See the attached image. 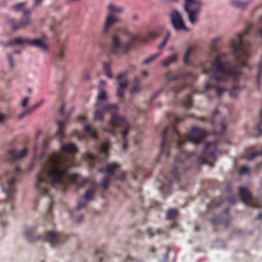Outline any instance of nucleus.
Masks as SVG:
<instances>
[{"mask_svg":"<svg viewBox=\"0 0 262 262\" xmlns=\"http://www.w3.org/2000/svg\"><path fill=\"white\" fill-rule=\"evenodd\" d=\"M252 15H260L258 21L247 24L245 31L241 34H237L230 43L231 51L236 63L233 64L230 61H222L227 54L221 53L213 59L209 68L203 69L204 74L210 75L205 85V91L213 89L216 96L220 97L227 89L225 86L220 85L219 83L226 81L229 78L234 82L229 91L230 97H236L238 92L243 88L238 83L242 74L239 65L243 67H247V61L252 53L251 45L246 40V37L250 35L262 37V4L254 9Z\"/></svg>","mask_w":262,"mask_h":262,"instance_id":"1","label":"nucleus"},{"mask_svg":"<svg viewBox=\"0 0 262 262\" xmlns=\"http://www.w3.org/2000/svg\"><path fill=\"white\" fill-rule=\"evenodd\" d=\"M185 117L175 116L174 123L170 128L165 127L161 136V144L160 147V155H165L166 158L170 156V148L174 146L179 150V154L176 158L174 167L169 172L165 173L161 171L159 176V180L163 179L162 185L159 189L165 193H169L171 190V185L176 182L179 183V171L180 169L187 170L190 167H186L187 163L203 165L209 164L213 166L211 163H208V160L215 161L216 145L213 143H207L203 149L202 153L198 155L195 152H188L182 149L183 145L187 141H190L194 145L201 143L206 136L205 129L193 127L190 132L182 136L177 129V124L184 120Z\"/></svg>","mask_w":262,"mask_h":262,"instance_id":"2","label":"nucleus"},{"mask_svg":"<svg viewBox=\"0 0 262 262\" xmlns=\"http://www.w3.org/2000/svg\"><path fill=\"white\" fill-rule=\"evenodd\" d=\"M74 157L69 160L57 151L50 154L44 165L36 176V188L40 194L49 195L51 199V192L54 189L51 188L55 184L63 185L65 181L69 179L72 183L79 187L83 186L88 180L81 177L77 173L70 174L69 169L73 166ZM54 202L51 199L46 219L51 221L53 217L52 209Z\"/></svg>","mask_w":262,"mask_h":262,"instance_id":"3","label":"nucleus"},{"mask_svg":"<svg viewBox=\"0 0 262 262\" xmlns=\"http://www.w3.org/2000/svg\"><path fill=\"white\" fill-rule=\"evenodd\" d=\"M117 31L121 35L126 37L127 40L122 41L117 34L112 35L111 50L113 53L117 55L126 53L129 49L134 47L136 43H147L158 37L160 34L157 30L149 32L144 36L134 34L125 28H119Z\"/></svg>","mask_w":262,"mask_h":262,"instance_id":"4","label":"nucleus"},{"mask_svg":"<svg viewBox=\"0 0 262 262\" xmlns=\"http://www.w3.org/2000/svg\"><path fill=\"white\" fill-rule=\"evenodd\" d=\"M21 173V169L16 166L0 177L2 189L7 195V200L5 201V203H1L0 206L4 205L5 209L7 208L10 210L13 209L12 203L14 199V194L16 191L14 183Z\"/></svg>","mask_w":262,"mask_h":262,"instance_id":"5","label":"nucleus"},{"mask_svg":"<svg viewBox=\"0 0 262 262\" xmlns=\"http://www.w3.org/2000/svg\"><path fill=\"white\" fill-rule=\"evenodd\" d=\"M130 128V124L124 117L113 113L108 124L103 128V130L114 136L119 133L123 142L122 148L125 150L128 147L126 138Z\"/></svg>","mask_w":262,"mask_h":262,"instance_id":"6","label":"nucleus"},{"mask_svg":"<svg viewBox=\"0 0 262 262\" xmlns=\"http://www.w3.org/2000/svg\"><path fill=\"white\" fill-rule=\"evenodd\" d=\"M34 233V228H29L25 231V236L29 242H33L37 240L41 239L49 242L53 247L63 242L67 239L66 235L53 231H49L45 235L38 236L36 238L33 236Z\"/></svg>","mask_w":262,"mask_h":262,"instance_id":"7","label":"nucleus"},{"mask_svg":"<svg viewBox=\"0 0 262 262\" xmlns=\"http://www.w3.org/2000/svg\"><path fill=\"white\" fill-rule=\"evenodd\" d=\"M165 77L168 81H174L178 79H181L182 80L183 82L182 84L178 85L172 89V91L174 94L179 93L187 87L191 88V85L186 83L185 80L186 79H189L192 81H194L197 78V76L196 75L189 72H180L176 74H173L171 71H168L165 74Z\"/></svg>","mask_w":262,"mask_h":262,"instance_id":"8","label":"nucleus"},{"mask_svg":"<svg viewBox=\"0 0 262 262\" xmlns=\"http://www.w3.org/2000/svg\"><path fill=\"white\" fill-rule=\"evenodd\" d=\"M48 37L46 35H43L39 38L30 39L28 38H23L21 37H16L15 39L10 40L6 44V46H9L14 45H27L30 46L38 48L43 51L48 50V45L47 44Z\"/></svg>","mask_w":262,"mask_h":262,"instance_id":"9","label":"nucleus"},{"mask_svg":"<svg viewBox=\"0 0 262 262\" xmlns=\"http://www.w3.org/2000/svg\"><path fill=\"white\" fill-rule=\"evenodd\" d=\"M22 12L23 15L20 21H18L14 19L8 20V24L12 30L16 31L24 28L31 24V11L29 9L23 10Z\"/></svg>","mask_w":262,"mask_h":262,"instance_id":"10","label":"nucleus"},{"mask_svg":"<svg viewBox=\"0 0 262 262\" xmlns=\"http://www.w3.org/2000/svg\"><path fill=\"white\" fill-rule=\"evenodd\" d=\"M239 194L242 202L245 204L254 208H259L261 207L259 201L257 200L255 201L253 200L250 193L245 187H242L239 188Z\"/></svg>","mask_w":262,"mask_h":262,"instance_id":"11","label":"nucleus"},{"mask_svg":"<svg viewBox=\"0 0 262 262\" xmlns=\"http://www.w3.org/2000/svg\"><path fill=\"white\" fill-rule=\"evenodd\" d=\"M120 167V164L117 163H111L107 164L106 167H100L98 169L99 172H107L110 176L113 177L116 180L124 181L126 178V174L124 172H121L120 174L116 176L115 174V170Z\"/></svg>","mask_w":262,"mask_h":262,"instance_id":"12","label":"nucleus"},{"mask_svg":"<svg viewBox=\"0 0 262 262\" xmlns=\"http://www.w3.org/2000/svg\"><path fill=\"white\" fill-rule=\"evenodd\" d=\"M98 109L94 113L93 119L95 121H102L104 119V113L105 112H116L118 110L117 106L115 104H105L100 107L97 106Z\"/></svg>","mask_w":262,"mask_h":262,"instance_id":"13","label":"nucleus"},{"mask_svg":"<svg viewBox=\"0 0 262 262\" xmlns=\"http://www.w3.org/2000/svg\"><path fill=\"white\" fill-rule=\"evenodd\" d=\"M170 17L172 26L176 30H187L182 16L178 11L172 10L170 13Z\"/></svg>","mask_w":262,"mask_h":262,"instance_id":"14","label":"nucleus"},{"mask_svg":"<svg viewBox=\"0 0 262 262\" xmlns=\"http://www.w3.org/2000/svg\"><path fill=\"white\" fill-rule=\"evenodd\" d=\"M27 154V148H24L19 151L17 150L15 148H12L9 150L5 160L10 163L14 162L25 157Z\"/></svg>","mask_w":262,"mask_h":262,"instance_id":"15","label":"nucleus"},{"mask_svg":"<svg viewBox=\"0 0 262 262\" xmlns=\"http://www.w3.org/2000/svg\"><path fill=\"white\" fill-rule=\"evenodd\" d=\"M120 21V19L117 16L108 14L105 19L104 26L101 31L102 35L108 34L112 26Z\"/></svg>","mask_w":262,"mask_h":262,"instance_id":"16","label":"nucleus"},{"mask_svg":"<svg viewBox=\"0 0 262 262\" xmlns=\"http://www.w3.org/2000/svg\"><path fill=\"white\" fill-rule=\"evenodd\" d=\"M128 72L124 71L120 73L117 77V82L119 86L117 89V94L119 98H122L124 96V91L127 86L126 78Z\"/></svg>","mask_w":262,"mask_h":262,"instance_id":"17","label":"nucleus"},{"mask_svg":"<svg viewBox=\"0 0 262 262\" xmlns=\"http://www.w3.org/2000/svg\"><path fill=\"white\" fill-rule=\"evenodd\" d=\"M229 212V208H227L222 215H226L227 216V219L223 220L222 217H213L210 219L209 221L213 224H222L225 227H227L230 223V220L228 216Z\"/></svg>","mask_w":262,"mask_h":262,"instance_id":"18","label":"nucleus"},{"mask_svg":"<svg viewBox=\"0 0 262 262\" xmlns=\"http://www.w3.org/2000/svg\"><path fill=\"white\" fill-rule=\"evenodd\" d=\"M185 11L188 13V19L192 24H194L197 21L196 16L199 14L200 9V4H197L196 7L192 9L190 8H185Z\"/></svg>","mask_w":262,"mask_h":262,"instance_id":"19","label":"nucleus"},{"mask_svg":"<svg viewBox=\"0 0 262 262\" xmlns=\"http://www.w3.org/2000/svg\"><path fill=\"white\" fill-rule=\"evenodd\" d=\"M111 146L110 142L108 140H106L103 142L100 147H97V151L98 155H103V161H105L108 156V150Z\"/></svg>","mask_w":262,"mask_h":262,"instance_id":"20","label":"nucleus"},{"mask_svg":"<svg viewBox=\"0 0 262 262\" xmlns=\"http://www.w3.org/2000/svg\"><path fill=\"white\" fill-rule=\"evenodd\" d=\"M61 150L63 152L70 155H75L78 152V149L73 143L62 144L61 146Z\"/></svg>","mask_w":262,"mask_h":262,"instance_id":"21","label":"nucleus"},{"mask_svg":"<svg viewBox=\"0 0 262 262\" xmlns=\"http://www.w3.org/2000/svg\"><path fill=\"white\" fill-rule=\"evenodd\" d=\"M66 122V121H57L58 130L56 133V137L59 139L60 142H62V140L64 138V130Z\"/></svg>","mask_w":262,"mask_h":262,"instance_id":"22","label":"nucleus"},{"mask_svg":"<svg viewBox=\"0 0 262 262\" xmlns=\"http://www.w3.org/2000/svg\"><path fill=\"white\" fill-rule=\"evenodd\" d=\"M196 50V46H190L187 49L184 56V63L186 65H192V63L189 60V56L191 53L195 52Z\"/></svg>","mask_w":262,"mask_h":262,"instance_id":"23","label":"nucleus"},{"mask_svg":"<svg viewBox=\"0 0 262 262\" xmlns=\"http://www.w3.org/2000/svg\"><path fill=\"white\" fill-rule=\"evenodd\" d=\"M107 10L108 14L115 15L120 14L123 12L124 9L121 6H118L112 4H110L107 6Z\"/></svg>","mask_w":262,"mask_h":262,"instance_id":"24","label":"nucleus"},{"mask_svg":"<svg viewBox=\"0 0 262 262\" xmlns=\"http://www.w3.org/2000/svg\"><path fill=\"white\" fill-rule=\"evenodd\" d=\"M253 148L250 147L246 150L244 155V157L247 160H251L254 158L255 157L262 155V150L259 151H253Z\"/></svg>","mask_w":262,"mask_h":262,"instance_id":"25","label":"nucleus"},{"mask_svg":"<svg viewBox=\"0 0 262 262\" xmlns=\"http://www.w3.org/2000/svg\"><path fill=\"white\" fill-rule=\"evenodd\" d=\"M98 186L97 184H95L93 185L89 189L86 191L84 195V198L85 200L90 201L93 199Z\"/></svg>","mask_w":262,"mask_h":262,"instance_id":"26","label":"nucleus"},{"mask_svg":"<svg viewBox=\"0 0 262 262\" xmlns=\"http://www.w3.org/2000/svg\"><path fill=\"white\" fill-rule=\"evenodd\" d=\"M107 98V95L106 92L102 89H100L99 91L97 100L96 102V106L101 107L104 105L103 104V102L105 101Z\"/></svg>","mask_w":262,"mask_h":262,"instance_id":"27","label":"nucleus"},{"mask_svg":"<svg viewBox=\"0 0 262 262\" xmlns=\"http://www.w3.org/2000/svg\"><path fill=\"white\" fill-rule=\"evenodd\" d=\"M58 51L56 54V58L58 59H62L64 57L66 47L64 44L60 43L59 39L57 38Z\"/></svg>","mask_w":262,"mask_h":262,"instance_id":"28","label":"nucleus"},{"mask_svg":"<svg viewBox=\"0 0 262 262\" xmlns=\"http://www.w3.org/2000/svg\"><path fill=\"white\" fill-rule=\"evenodd\" d=\"M84 131L89 134L91 137L94 140H98V136L96 130L93 128L89 124H85L84 126Z\"/></svg>","mask_w":262,"mask_h":262,"instance_id":"29","label":"nucleus"},{"mask_svg":"<svg viewBox=\"0 0 262 262\" xmlns=\"http://www.w3.org/2000/svg\"><path fill=\"white\" fill-rule=\"evenodd\" d=\"M178 57L176 54L171 55L161 61V63L163 67H167L170 64L176 62L177 60Z\"/></svg>","mask_w":262,"mask_h":262,"instance_id":"30","label":"nucleus"},{"mask_svg":"<svg viewBox=\"0 0 262 262\" xmlns=\"http://www.w3.org/2000/svg\"><path fill=\"white\" fill-rule=\"evenodd\" d=\"M230 3L234 7L241 9H244L249 4L250 2L242 1L240 0H233L231 1Z\"/></svg>","mask_w":262,"mask_h":262,"instance_id":"31","label":"nucleus"},{"mask_svg":"<svg viewBox=\"0 0 262 262\" xmlns=\"http://www.w3.org/2000/svg\"><path fill=\"white\" fill-rule=\"evenodd\" d=\"M42 103V101L36 103L34 106H33L32 107L24 111L23 113H21L20 114H19L17 116V118L19 120H20L23 119L25 116L30 114L31 112H32L34 110L38 107Z\"/></svg>","mask_w":262,"mask_h":262,"instance_id":"32","label":"nucleus"},{"mask_svg":"<svg viewBox=\"0 0 262 262\" xmlns=\"http://www.w3.org/2000/svg\"><path fill=\"white\" fill-rule=\"evenodd\" d=\"M181 104L185 108L188 109L190 108L192 105L191 94H188L181 102Z\"/></svg>","mask_w":262,"mask_h":262,"instance_id":"33","label":"nucleus"},{"mask_svg":"<svg viewBox=\"0 0 262 262\" xmlns=\"http://www.w3.org/2000/svg\"><path fill=\"white\" fill-rule=\"evenodd\" d=\"M84 157L87 160L90 161V165L92 167L95 165V161L98 158V155H94L90 152H86Z\"/></svg>","mask_w":262,"mask_h":262,"instance_id":"34","label":"nucleus"},{"mask_svg":"<svg viewBox=\"0 0 262 262\" xmlns=\"http://www.w3.org/2000/svg\"><path fill=\"white\" fill-rule=\"evenodd\" d=\"M111 62H104L103 63V70L105 72V75L109 78H112L113 77L112 72L111 71Z\"/></svg>","mask_w":262,"mask_h":262,"instance_id":"35","label":"nucleus"},{"mask_svg":"<svg viewBox=\"0 0 262 262\" xmlns=\"http://www.w3.org/2000/svg\"><path fill=\"white\" fill-rule=\"evenodd\" d=\"M178 211L175 209H169L166 214V217L167 220H174L178 215Z\"/></svg>","mask_w":262,"mask_h":262,"instance_id":"36","label":"nucleus"},{"mask_svg":"<svg viewBox=\"0 0 262 262\" xmlns=\"http://www.w3.org/2000/svg\"><path fill=\"white\" fill-rule=\"evenodd\" d=\"M110 181V176H106L102 179L101 182L99 185L102 187L104 190H106L108 187Z\"/></svg>","mask_w":262,"mask_h":262,"instance_id":"37","label":"nucleus"},{"mask_svg":"<svg viewBox=\"0 0 262 262\" xmlns=\"http://www.w3.org/2000/svg\"><path fill=\"white\" fill-rule=\"evenodd\" d=\"M142 173V176H144L143 173V168L141 166H137L135 168V171L133 173V179L135 180H137L138 175L140 173Z\"/></svg>","mask_w":262,"mask_h":262,"instance_id":"38","label":"nucleus"},{"mask_svg":"<svg viewBox=\"0 0 262 262\" xmlns=\"http://www.w3.org/2000/svg\"><path fill=\"white\" fill-rule=\"evenodd\" d=\"M262 124V110L260 111L259 123L255 127L254 129L257 131L256 136L262 135L261 125Z\"/></svg>","mask_w":262,"mask_h":262,"instance_id":"39","label":"nucleus"},{"mask_svg":"<svg viewBox=\"0 0 262 262\" xmlns=\"http://www.w3.org/2000/svg\"><path fill=\"white\" fill-rule=\"evenodd\" d=\"M140 89L139 87V81L137 78H135L134 85L133 88L130 90V93L133 94L135 93L139 92Z\"/></svg>","mask_w":262,"mask_h":262,"instance_id":"40","label":"nucleus"},{"mask_svg":"<svg viewBox=\"0 0 262 262\" xmlns=\"http://www.w3.org/2000/svg\"><path fill=\"white\" fill-rule=\"evenodd\" d=\"M220 37H216L212 40L210 43V48L213 52L217 51L216 43L220 40Z\"/></svg>","mask_w":262,"mask_h":262,"instance_id":"41","label":"nucleus"},{"mask_svg":"<svg viewBox=\"0 0 262 262\" xmlns=\"http://www.w3.org/2000/svg\"><path fill=\"white\" fill-rule=\"evenodd\" d=\"M26 3H18L16 5H15L12 7V8L15 11H19L23 10V8L26 6Z\"/></svg>","mask_w":262,"mask_h":262,"instance_id":"42","label":"nucleus"},{"mask_svg":"<svg viewBox=\"0 0 262 262\" xmlns=\"http://www.w3.org/2000/svg\"><path fill=\"white\" fill-rule=\"evenodd\" d=\"M160 55V54H156L151 55V56L145 59L143 62L144 64H148L155 59L157 57H158Z\"/></svg>","mask_w":262,"mask_h":262,"instance_id":"43","label":"nucleus"},{"mask_svg":"<svg viewBox=\"0 0 262 262\" xmlns=\"http://www.w3.org/2000/svg\"><path fill=\"white\" fill-rule=\"evenodd\" d=\"M185 5L184 6V8L186 7H187V8H190L193 5L197 6V4H200V3H196L194 0H185Z\"/></svg>","mask_w":262,"mask_h":262,"instance_id":"44","label":"nucleus"},{"mask_svg":"<svg viewBox=\"0 0 262 262\" xmlns=\"http://www.w3.org/2000/svg\"><path fill=\"white\" fill-rule=\"evenodd\" d=\"M249 168L246 166H243L239 169L238 173L240 175H243L244 174H249Z\"/></svg>","mask_w":262,"mask_h":262,"instance_id":"45","label":"nucleus"},{"mask_svg":"<svg viewBox=\"0 0 262 262\" xmlns=\"http://www.w3.org/2000/svg\"><path fill=\"white\" fill-rule=\"evenodd\" d=\"M170 37V33L169 32H167L163 41H162V42L159 45V49H162L163 47H164L165 46V45H166L167 40H168L169 38Z\"/></svg>","mask_w":262,"mask_h":262,"instance_id":"46","label":"nucleus"},{"mask_svg":"<svg viewBox=\"0 0 262 262\" xmlns=\"http://www.w3.org/2000/svg\"><path fill=\"white\" fill-rule=\"evenodd\" d=\"M51 140V139L49 137H47L45 139L42 144V147L44 150H46L48 147Z\"/></svg>","mask_w":262,"mask_h":262,"instance_id":"47","label":"nucleus"},{"mask_svg":"<svg viewBox=\"0 0 262 262\" xmlns=\"http://www.w3.org/2000/svg\"><path fill=\"white\" fill-rule=\"evenodd\" d=\"M219 113V111L217 108H216L212 114V117L209 119V122L212 124L213 125L214 124V120L213 119V117H215L216 115H217Z\"/></svg>","mask_w":262,"mask_h":262,"instance_id":"48","label":"nucleus"},{"mask_svg":"<svg viewBox=\"0 0 262 262\" xmlns=\"http://www.w3.org/2000/svg\"><path fill=\"white\" fill-rule=\"evenodd\" d=\"M86 205V203L84 202H79L76 207V210H79L81 209V208H83Z\"/></svg>","mask_w":262,"mask_h":262,"instance_id":"49","label":"nucleus"},{"mask_svg":"<svg viewBox=\"0 0 262 262\" xmlns=\"http://www.w3.org/2000/svg\"><path fill=\"white\" fill-rule=\"evenodd\" d=\"M28 101H29V98L28 97L25 98L21 102V106L23 107H26L27 105Z\"/></svg>","mask_w":262,"mask_h":262,"instance_id":"50","label":"nucleus"},{"mask_svg":"<svg viewBox=\"0 0 262 262\" xmlns=\"http://www.w3.org/2000/svg\"><path fill=\"white\" fill-rule=\"evenodd\" d=\"M7 119V116L0 113V123L2 124L4 121Z\"/></svg>","mask_w":262,"mask_h":262,"instance_id":"51","label":"nucleus"},{"mask_svg":"<svg viewBox=\"0 0 262 262\" xmlns=\"http://www.w3.org/2000/svg\"><path fill=\"white\" fill-rule=\"evenodd\" d=\"M8 57V60H9L10 66L11 68H12L14 66V65H13V62L12 55L11 54H9Z\"/></svg>","mask_w":262,"mask_h":262,"instance_id":"52","label":"nucleus"},{"mask_svg":"<svg viewBox=\"0 0 262 262\" xmlns=\"http://www.w3.org/2000/svg\"><path fill=\"white\" fill-rule=\"evenodd\" d=\"M137 261L135 259L130 257V256H127L125 259L124 262H134Z\"/></svg>","mask_w":262,"mask_h":262,"instance_id":"53","label":"nucleus"},{"mask_svg":"<svg viewBox=\"0 0 262 262\" xmlns=\"http://www.w3.org/2000/svg\"><path fill=\"white\" fill-rule=\"evenodd\" d=\"M43 0H34V6H38L40 5Z\"/></svg>","mask_w":262,"mask_h":262,"instance_id":"54","label":"nucleus"},{"mask_svg":"<svg viewBox=\"0 0 262 262\" xmlns=\"http://www.w3.org/2000/svg\"><path fill=\"white\" fill-rule=\"evenodd\" d=\"M104 252V248L103 247L100 249H97L96 250V254H98L99 253H103Z\"/></svg>","mask_w":262,"mask_h":262,"instance_id":"55","label":"nucleus"},{"mask_svg":"<svg viewBox=\"0 0 262 262\" xmlns=\"http://www.w3.org/2000/svg\"><path fill=\"white\" fill-rule=\"evenodd\" d=\"M64 107H65V105L64 104H63L60 108L59 109V113L60 114H62L64 112Z\"/></svg>","mask_w":262,"mask_h":262,"instance_id":"56","label":"nucleus"},{"mask_svg":"<svg viewBox=\"0 0 262 262\" xmlns=\"http://www.w3.org/2000/svg\"><path fill=\"white\" fill-rule=\"evenodd\" d=\"M228 202L230 204H235L236 201L234 198H229L228 199Z\"/></svg>","mask_w":262,"mask_h":262,"instance_id":"57","label":"nucleus"},{"mask_svg":"<svg viewBox=\"0 0 262 262\" xmlns=\"http://www.w3.org/2000/svg\"><path fill=\"white\" fill-rule=\"evenodd\" d=\"M221 127L222 128V134H223L225 131V130L226 129V126L223 123H222L221 124Z\"/></svg>","mask_w":262,"mask_h":262,"instance_id":"58","label":"nucleus"},{"mask_svg":"<svg viewBox=\"0 0 262 262\" xmlns=\"http://www.w3.org/2000/svg\"><path fill=\"white\" fill-rule=\"evenodd\" d=\"M147 232L150 237H152L154 236V234L152 232L150 228L148 229Z\"/></svg>","mask_w":262,"mask_h":262,"instance_id":"59","label":"nucleus"},{"mask_svg":"<svg viewBox=\"0 0 262 262\" xmlns=\"http://www.w3.org/2000/svg\"><path fill=\"white\" fill-rule=\"evenodd\" d=\"M77 120L79 121H84L86 120V117L84 116H80L77 117Z\"/></svg>","mask_w":262,"mask_h":262,"instance_id":"60","label":"nucleus"},{"mask_svg":"<svg viewBox=\"0 0 262 262\" xmlns=\"http://www.w3.org/2000/svg\"><path fill=\"white\" fill-rule=\"evenodd\" d=\"M197 119L201 121H207V119L206 117H198Z\"/></svg>","mask_w":262,"mask_h":262,"instance_id":"61","label":"nucleus"},{"mask_svg":"<svg viewBox=\"0 0 262 262\" xmlns=\"http://www.w3.org/2000/svg\"><path fill=\"white\" fill-rule=\"evenodd\" d=\"M83 78L85 80H89L90 79V75L88 73H85L83 75Z\"/></svg>","mask_w":262,"mask_h":262,"instance_id":"62","label":"nucleus"},{"mask_svg":"<svg viewBox=\"0 0 262 262\" xmlns=\"http://www.w3.org/2000/svg\"><path fill=\"white\" fill-rule=\"evenodd\" d=\"M1 224L2 226H3V227H4L6 226V225H7V223H6V222H3L2 221V220H1Z\"/></svg>","mask_w":262,"mask_h":262,"instance_id":"63","label":"nucleus"},{"mask_svg":"<svg viewBox=\"0 0 262 262\" xmlns=\"http://www.w3.org/2000/svg\"><path fill=\"white\" fill-rule=\"evenodd\" d=\"M257 219L258 220H262V213H260L258 215V216H257Z\"/></svg>","mask_w":262,"mask_h":262,"instance_id":"64","label":"nucleus"}]
</instances>
